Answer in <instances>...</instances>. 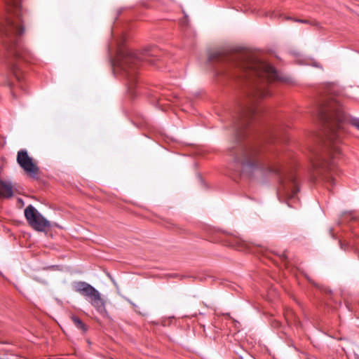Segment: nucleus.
<instances>
[{
	"label": "nucleus",
	"mask_w": 359,
	"mask_h": 359,
	"mask_svg": "<svg viewBox=\"0 0 359 359\" xmlns=\"http://www.w3.org/2000/svg\"><path fill=\"white\" fill-rule=\"evenodd\" d=\"M316 116L320 121L327 125V138L330 147L327 156H321L318 151L310 149L311 156L309 158L313 172L318 176H323L327 182L332 184L334 179L328 172L334 168V158L340 152L339 147L337 145L340 139V130L344 129V124L346 122L350 123L359 130V118L347 117L338 100L320 106L318 109Z\"/></svg>",
	"instance_id": "1"
},
{
	"label": "nucleus",
	"mask_w": 359,
	"mask_h": 359,
	"mask_svg": "<svg viewBox=\"0 0 359 359\" xmlns=\"http://www.w3.org/2000/svg\"><path fill=\"white\" fill-rule=\"evenodd\" d=\"M6 14L0 18V33L5 38L8 51L18 60L27 61L30 53L19 43V37L24 33L21 19V1L4 0Z\"/></svg>",
	"instance_id": "2"
},
{
	"label": "nucleus",
	"mask_w": 359,
	"mask_h": 359,
	"mask_svg": "<svg viewBox=\"0 0 359 359\" xmlns=\"http://www.w3.org/2000/svg\"><path fill=\"white\" fill-rule=\"evenodd\" d=\"M154 52L155 50H146L142 54L128 50L118 53L117 64L114 65V72L125 79L128 92L132 97L137 94L140 88L137 78L139 64L147 60L148 56L153 55Z\"/></svg>",
	"instance_id": "3"
},
{
	"label": "nucleus",
	"mask_w": 359,
	"mask_h": 359,
	"mask_svg": "<svg viewBox=\"0 0 359 359\" xmlns=\"http://www.w3.org/2000/svg\"><path fill=\"white\" fill-rule=\"evenodd\" d=\"M271 179L276 183L277 196L280 201H285L289 207H293L299 192L298 182L293 169L273 168L271 165Z\"/></svg>",
	"instance_id": "4"
},
{
	"label": "nucleus",
	"mask_w": 359,
	"mask_h": 359,
	"mask_svg": "<svg viewBox=\"0 0 359 359\" xmlns=\"http://www.w3.org/2000/svg\"><path fill=\"white\" fill-rule=\"evenodd\" d=\"M237 66L243 71L248 72L250 76L258 78L264 85L269 81V65L262 60L252 56L239 58Z\"/></svg>",
	"instance_id": "5"
},
{
	"label": "nucleus",
	"mask_w": 359,
	"mask_h": 359,
	"mask_svg": "<svg viewBox=\"0 0 359 359\" xmlns=\"http://www.w3.org/2000/svg\"><path fill=\"white\" fill-rule=\"evenodd\" d=\"M25 217L29 225L37 231H44L50 226V222L32 205L25 209Z\"/></svg>",
	"instance_id": "6"
},
{
	"label": "nucleus",
	"mask_w": 359,
	"mask_h": 359,
	"mask_svg": "<svg viewBox=\"0 0 359 359\" xmlns=\"http://www.w3.org/2000/svg\"><path fill=\"white\" fill-rule=\"evenodd\" d=\"M17 163L20 167L31 177H35L39 172V167L35 164L26 149H20L17 154Z\"/></svg>",
	"instance_id": "7"
},
{
	"label": "nucleus",
	"mask_w": 359,
	"mask_h": 359,
	"mask_svg": "<svg viewBox=\"0 0 359 359\" xmlns=\"http://www.w3.org/2000/svg\"><path fill=\"white\" fill-rule=\"evenodd\" d=\"M242 152L245 156L243 158H236L235 160L241 163L243 167L259 168L262 166L261 159L257 151L250 152L243 151Z\"/></svg>",
	"instance_id": "8"
},
{
	"label": "nucleus",
	"mask_w": 359,
	"mask_h": 359,
	"mask_svg": "<svg viewBox=\"0 0 359 359\" xmlns=\"http://www.w3.org/2000/svg\"><path fill=\"white\" fill-rule=\"evenodd\" d=\"M73 290L81 294V295L90 297L92 294L95 293L97 290L94 287L91 285L83 282V281H77L73 283Z\"/></svg>",
	"instance_id": "9"
},
{
	"label": "nucleus",
	"mask_w": 359,
	"mask_h": 359,
	"mask_svg": "<svg viewBox=\"0 0 359 359\" xmlns=\"http://www.w3.org/2000/svg\"><path fill=\"white\" fill-rule=\"evenodd\" d=\"M228 245L241 251L252 252L251 245L240 237L232 236L228 240Z\"/></svg>",
	"instance_id": "10"
},
{
	"label": "nucleus",
	"mask_w": 359,
	"mask_h": 359,
	"mask_svg": "<svg viewBox=\"0 0 359 359\" xmlns=\"http://www.w3.org/2000/svg\"><path fill=\"white\" fill-rule=\"evenodd\" d=\"M91 304L101 314H105L107 310L104 301L101 298L100 292L96 290L93 294L89 297Z\"/></svg>",
	"instance_id": "11"
},
{
	"label": "nucleus",
	"mask_w": 359,
	"mask_h": 359,
	"mask_svg": "<svg viewBox=\"0 0 359 359\" xmlns=\"http://www.w3.org/2000/svg\"><path fill=\"white\" fill-rule=\"evenodd\" d=\"M13 195V185L10 181L0 179V198H9Z\"/></svg>",
	"instance_id": "12"
},
{
	"label": "nucleus",
	"mask_w": 359,
	"mask_h": 359,
	"mask_svg": "<svg viewBox=\"0 0 359 359\" xmlns=\"http://www.w3.org/2000/svg\"><path fill=\"white\" fill-rule=\"evenodd\" d=\"M243 74H244V77L246 78L247 79H249V80H251L252 82H255V83H255V86H257L259 85V83H260V86H257V94L259 97H264L266 94V87H267L268 85H264L261 81L258 79V78H256L255 76H250V74L249 72H243Z\"/></svg>",
	"instance_id": "13"
},
{
	"label": "nucleus",
	"mask_w": 359,
	"mask_h": 359,
	"mask_svg": "<svg viewBox=\"0 0 359 359\" xmlns=\"http://www.w3.org/2000/svg\"><path fill=\"white\" fill-rule=\"evenodd\" d=\"M243 74H244V77L246 78L247 79H249V80H251L252 82H255V83H255V86H257L259 85V83H260V86H257V94L259 97H264L266 94V87H267L268 85H264L261 81L258 79V78H256L255 76H250V74L249 72H243Z\"/></svg>",
	"instance_id": "14"
},
{
	"label": "nucleus",
	"mask_w": 359,
	"mask_h": 359,
	"mask_svg": "<svg viewBox=\"0 0 359 359\" xmlns=\"http://www.w3.org/2000/svg\"><path fill=\"white\" fill-rule=\"evenodd\" d=\"M256 113V110L252 106L243 107L241 111V118L246 120L251 118Z\"/></svg>",
	"instance_id": "15"
},
{
	"label": "nucleus",
	"mask_w": 359,
	"mask_h": 359,
	"mask_svg": "<svg viewBox=\"0 0 359 359\" xmlns=\"http://www.w3.org/2000/svg\"><path fill=\"white\" fill-rule=\"evenodd\" d=\"M271 80H278L282 81L285 82L289 81V78L286 76L282 75L280 72H278L271 65Z\"/></svg>",
	"instance_id": "16"
},
{
	"label": "nucleus",
	"mask_w": 359,
	"mask_h": 359,
	"mask_svg": "<svg viewBox=\"0 0 359 359\" xmlns=\"http://www.w3.org/2000/svg\"><path fill=\"white\" fill-rule=\"evenodd\" d=\"M71 319L77 329L81 330L83 332H85L86 331V325L78 316L73 315L71 316Z\"/></svg>",
	"instance_id": "17"
},
{
	"label": "nucleus",
	"mask_w": 359,
	"mask_h": 359,
	"mask_svg": "<svg viewBox=\"0 0 359 359\" xmlns=\"http://www.w3.org/2000/svg\"><path fill=\"white\" fill-rule=\"evenodd\" d=\"M11 72L16 79L20 82L22 79V72L18 65H13L11 67Z\"/></svg>",
	"instance_id": "18"
},
{
	"label": "nucleus",
	"mask_w": 359,
	"mask_h": 359,
	"mask_svg": "<svg viewBox=\"0 0 359 359\" xmlns=\"http://www.w3.org/2000/svg\"><path fill=\"white\" fill-rule=\"evenodd\" d=\"M257 250L259 251V253H261L264 257H265L266 258L268 257V251H267V249H264L261 246H259L257 248Z\"/></svg>",
	"instance_id": "19"
},
{
	"label": "nucleus",
	"mask_w": 359,
	"mask_h": 359,
	"mask_svg": "<svg viewBox=\"0 0 359 359\" xmlns=\"http://www.w3.org/2000/svg\"><path fill=\"white\" fill-rule=\"evenodd\" d=\"M295 22H302V23H304V24H309V22L306 20H300V19H295L294 20Z\"/></svg>",
	"instance_id": "20"
},
{
	"label": "nucleus",
	"mask_w": 359,
	"mask_h": 359,
	"mask_svg": "<svg viewBox=\"0 0 359 359\" xmlns=\"http://www.w3.org/2000/svg\"><path fill=\"white\" fill-rule=\"evenodd\" d=\"M299 64H304V62H303L302 60H299Z\"/></svg>",
	"instance_id": "21"
},
{
	"label": "nucleus",
	"mask_w": 359,
	"mask_h": 359,
	"mask_svg": "<svg viewBox=\"0 0 359 359\" xmlns=\"http://www.w3.org/2000/svg\"><path fill=\"white\" fill-rule=\"evenodd\" d=\"M0 343H7V341H0Z\"/></svg>",
	"instance_id": "22"
},
{
	"label": "nucleus",
	"mask_w": 359,
	"mask_h": 359,
	"mask_svg": "<svg viewBox=\"0 0 359 359\" xmlns=\"http://www.w3.org/2000/svg\"><path fill=\"white\" fill-rule=\"evenodd\" d=\"M293 55H299V53H293Z\"/></svg>",
	"instance_id": "23"
}]
</instances>
